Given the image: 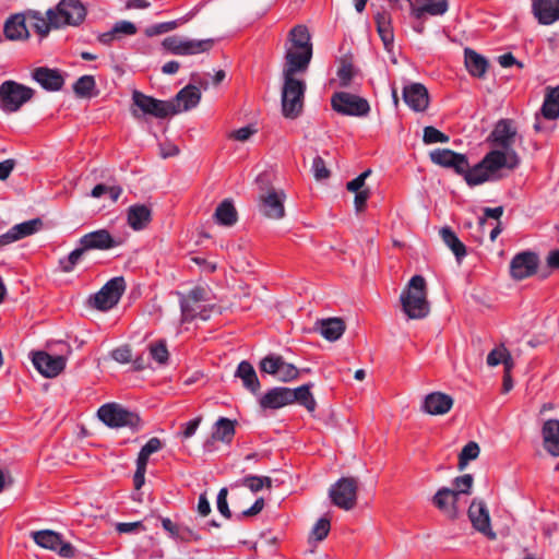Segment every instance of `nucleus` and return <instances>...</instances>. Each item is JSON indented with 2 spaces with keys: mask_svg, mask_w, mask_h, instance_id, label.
I'll use <instances>...</instances> for the list:
<instances>
[{
  "mask_svg": "<svg viewBox=\"0 0 559 559\" xmlns=\"http://www.w3.org/2000/svg\"><path fill=\"white\" fill-rule=\"evenodd\" d=\"M520 163V156L511 154L508 158L498 151H490L474 167H471L467 162V170L462 173L461 176L464 177L468 186H478L493 179L496 173L500 169L507 168L513 170L519 167Z\"/></svg>",
  "mask_w": 559,
  "mask_h": 559,
  "instance_id": "f257e3e1",
  "label": "nucleus"
},
{
  "mask_svg": "<svg viewBox=\"0 0 559 559\" xmlns=\"http://www.w3.org/2000/svg\"><path fill=\"white\" fill-rule=\"evenodd\" d=\"M288 43L284 68L307 71L312 58L311 36L307 26L299 24L293 27L288 34Z\"/></svg>",
  "mask_w": 559,
  "mask_h": 559,
  "instance_id": "f03ea898",
  "label": "nucleus"
},
{
  "mask_svg": "<svg viewBox=\"0 0 559 559\" xmlns=\"http://www.w3.org/2000/svg\"><path fill=\"white\" fill-rule=\"evenodd\" d=\"M304 72L301 70L283 68L282 114L287 119H296L302 112L306 83L297 79L296 74Z\"/></svg>",
  "mask_w": 559,
  "mask_h": 559,
  "instance_id": "7ed1b4c3",
  "label": "nucleus"
},
{
  "mask_svg": "<svg viewBox=\"0 0 559 559\" xmlns=\"http://www.w3.org/2000/svg\"><path fill=\"white\" fill-rule=\"evenodd\" d=\"M400 300L403 311L412 320L426 318L430 312L427 300L426 281L421 275H414L402 290Z\"/></svg>",
  "mask_w": 559,
  "mask_h": 559,
  "instance_id": "20e7f679",
  "label": "nucleus"
},
{
  "mask_svg": "<svg viewBox=\"0 0 559 559\" xmlns=\"http://www.w3.org/2000/svg\"><path fill=\"white\" fill-rule=\"evenodd\" d=\"M97 416L110 428L127 427L133 431H138L141 428L140 416L117 403L102 405L97 411Z\"/></svg>",
  "mask_w": 559,
  "mask_h": 559,
  "instance_id": "39448f33",
  "label": "nucleus"
},
{
  "mask_svg": "<svg viewBox=\"0 0 559 559\" xmlns=\"http://www.w3.org/2000/svg\"><path fill=\"white\" fill-rule=\"evenodd\" d=\"M35 91L12 80L0 84V109L4 112H15L33 98Z\"/></svg>",
  "mask_w": 559,
  "mask_h": 559,
  "instance_id": "423d86ee",
  "label": "nucleus"
},
{
  "mask_svg": "<svg viewBox=\"0 0 559 559\" xmlns=\"http://www.w3.org/2000/svg\"><path fill=\"white\" fill-rule=\"evenodd\" d=\"M359 481L356 477H342L329 489V497L334 506L345 511L357 504Z\"/></svg>",
  "mask_w": 559,
  "mask_h": 559,
  "instance_id": "0eeeda50",
  "label": "nucleus"
},
{
  "mask_svg": "<svg viewBox=\"0 0 559 559\" xmlns=\"http://www.w3.org/2000/svg\"><path fill=\"white\" fill-rule=\"evenodd\" d=\"M333 110L343 116L366 117L370 105L366 98L348 92H336L331 97Z\"/></svg>",
  "mask_w": 559,
  "mask_h": 559,
  "instance_id": "6e6552de",
  "label": "nucleus"
},
{
  "mask_svg": "<svg viewBox=\"0 0 559 559\" xmlns=\"http://www.w3.org/2000/svg\"><path fill=\"white\" fill-rule=\"evenodd\" d=\"M285 200L286 194L282 189H262L258 199L259 212L267 219H282L285 216Z\"/></svg>",
  "mask_w": 559,
  "mask_h": 559,
  "instance_id": "1a4fd4ad",
  "label": "nucleus"
},
{
  "mask_svg": "<svg viewBox=\"0 0 559 559\" xmlns=\"http://www.w3.org/2000/svg\"><path fill=\"white\" fill-rule=\"evenodd\" d=\"M516 134V129L512 126L510 119H500L496 123L488 140L497 147L495 151L500 152L509 158L511 154L519 156L513 148Z\"/></svg>",
  "mask_w": 559,
  "mask_h": 559,
  "instance_id": "9d476101",
  "label": "nucleus"
},
{
  "mask_svg": "<svg viewBox=\"0 0 559 559\" xmlns=\"http://www.w3.org/2000/svg\"><path fill=\"white\" fill-rule=\"evenodd\" d=\"M132 103L143 115H150L158 119L176 115L175 107L169 100L156 99L140 91H133Z\"/></svg>",
  "mask_w": 559,
  "mask_h": 559,
  "instance_id": "9b49d317",
  "label": "nucleus"
},
{
  "mask_svg": "<svg viewBox=\"0 0 559 559\" xmlns=\"http://www.w3.org/2000/svg\"><path fill=\"white\" fill-rule=\"evenodd\" d=\"M32 538L39 547L55 551L62 558H72L75 555L74 547L55 531H36L32 533Z\"/></svg>",
  "mask_w": 559,
  "mask_h": 559,
  "instance_id": "f8f14e48",
  "label": "nucleus"
},
{
  "mask_svg": "<svg viewBox=\"0 0 559 559\" xmlns=\"http://www.w3.org/2000/svg\"><path fill=\"white\" fill-rule=\"evenodd\" d=\"M126 290V282L121 276L109 280L94 296V307L108 310L116 306Z\"/></svg>",
  "mask_w": 559,
  "mask_h": 559,
  "instance_id": "ddd939ff",
  "label": "nucleus"
},
{
  "mask_svg": "<svg viewBox=\"0 0 559 559\" xmlns=\"http://www.w3.org/2000/svg\"><path fill=\"white\" fill-rule=\"evenodd\" d=\"M468 518L473 527L490 540L497 539V533L492 531L489 510L483 500L474 499L468 508Z\"/></svg>",
  "mask_w": 559,
  "mask_h": 559,
  "instance_id": "4468645a",
  "label": "nucleus"
},
{
  "mask_svg": "<svg viewBox=\"0 0 559 559\" xmlns=\"http://www.w3.org/2000/svg\"><path fill=\"white\" fill-rule=\"evenodd\" d=\"M27 22L40 38L49 35L51 29L60 28V21L53 9H48L45 13L37 10H26Z\"/></svg>",
  "mask_w": 559,
  "mask_h": 559,
  "instance_id": "2eb2a0df",
  "label": "nucleus"
},
{
  "mask_svg": "<svg viewBox=\"0 0 559 559\" xmlns=\"http://www.w3.org/2000/svg\"><path fill=\"white\" fill-rule=\"evenodd\" d=\"M53 10L60 21V28L66 25L78 26L86 16V9L81 0H61Z\"/></svg>",
  "mask_w": 559,
  "mask_h": 559,
  "instance_id": "dca6fc26",
  "label": "nucleus"
},
{
  "mask_svg": "<svg viewBox=\"0 0 559 559\" xmlns=\"http://www.w3.org/2000/svg\"><path fill=\"white\" fill-rule=\"evenodd\" d=\"M539 264L538 255L531 251L515 254L510 263L511 277L516 281L525 280L537 272Z\"/></svg>",
  "mask_w": 559,
  "mask_h": 559,
  "instance_id": "f3484780",
  "label": "nucleus"
},
{
  "mask_svg": "<svg viewBox=\"0 0 559 559\" xmlns=\"http://www.w3.org/2000/svg\"><path fill=\"white\" fill-rule=\"evenodd\" d=\"M430 160L443 168L453 169L457 175L467 170V157L449 148H436L429 153Z\"/></svg>",
  "mask_w": 559,
  "mask_h": 559,
  "instance_id": "a211bd4d",
  "label": "nucleus"
},
{
  "mask_svg": "<svg viewBox=\"0 0 559 559\" xmlns=\"http://www.w3.org/2000/svg\"><path fill=\"white\" fill-rule=\"evenodd\" d=\"M36 370L46 378H55L66 368V357L51 356L46 352H35L32 358Z\"/></svg>",
  "mask_w": 559,
  "mask_h": 559,
  "instance_id": "6ab92c4d",
  "label": "nucleus"
},
{
  "mask_svg": "<svg viewBox=\"0 0 559 559\" xmlns=\"http://www.w3.org/2000/svg\"><path fill=\"white\" fill-rule=\"evenodd\" d=\"M86 251L110 250L121 245V240L111 236L107 229H97L83 235L79 240Z\"/></svg>",
  "mask_w": 559,
  "mask_h": 559,
  "instance_id": "aec40b11",
  "label": "nucleus"
},
{
  "mask_svg": "<svg viewBox=\"0 0 559 559\" xmlns=\"http://www.w3.org/2000/svg\"><path fill=\"white\" fill-rule=\"evenodd\" d=\"M32 78L48 92H58L64 85V78L58 69L38 67L33 70Z\"/></svg>",
  "mask_w": 559,
  "mask_h": 559,
  "instance_id": "412c9836",
  "label": "nucleus"
},
{
  "mask_svg": "<svg viewBox=\"0 0 559 559\" xmlns=\"http://www.w3.org/2000/svg\"><path fill=\"white\" fill-rule=\"evenodd\" d=\"M26 11L9 16L3 25V34L9 40H26L29 38Z\"/></svg>",
  "mask_w": 559,
  "mask_h": 559,
  "instance_id": "4be33fe9",
  "label": "nucleus"
},
{
  "mask_svg": "<svg viewBox=\"0 0 559 559\" xmlns=\"http://www.w3.org/2000/svg\"><path fill=\"white\" fill-rule=\"evenodd\" d=\"M403 99L414 111H425L429 105L428 90L420 83H412L403 88Z\"/></svg>",
  "mask_w": 559,
  "mask_h": 559,
  "instance_id": "5701e85b",
  "label": "nucleus"
},
{
  "mask_svg": "<svg viewBox=\"0 0 559 559\" xmlns=\"http://www.w3.org/2000/svg\"><path fill=\"white\" fill-rule=\"evenodd\" d=\"M459 492L448 487L440 488L432 498V503L449 519H455L459 514L457 500Z\"/></svg>",
  "mask_w": 559,
  "mask_h": 559,
  "instance_id": "b1692460",
  "label": "nucleus"
},
{
  "mask_svg": "<svg viewBox=\"0 0 559 559\" xmlns=\"http://www.w3.org/2000/svg\"><path fill=\"white\" fill-rule=\"evenodd\" d=\"M532 9L543 25H550L559 20V0H533Z\"/></svg>",
  "mask_w": 559,
  "mask_h": 559,
  "instance_id": "393cba45",
  "label": "nucleus"
},
{
  "mask_svg": "<svg viewBox=\"0 0 559 559\" xmlns=\"http://www.w3.org/2000/svg\"><path fill=\"white\" fill-rule=\"evenodd\" d=\"M201 100V92L195 85H187L181 88L174 99L169 100L175 107L176 114L188 111L198 106Z\"/></svg>",
  "mask_w": 559,
  "mask_h": 559,
  "instance_id": "a878e982",
  "label": "nucleus"
},
{
  "mask_svg": "<svg viewBox=\"0 0 559 559\" xmlns=\"http://www.w3.org/2000/svg\"><path fill=\"white\" fill-rule=\"evenodd\" d=\"M263 409H278L292 404L290 388L275 386L269 390L259 401Z\"/></svg>",
  "mask_w": 559,
  "mask_h": 559,
  "instance_id": "bb28decb",
  "label": "nucleus"
},
{
  "mask_svg": "<svg viewBox=\"0 0 559 559\" xmlns=\"http://www.w3.org/2000/svg\"><path fill=\"white\" fill-rule=\"evenodd\" d=\"M453 399L442 392H432L428 394L423 404V409L430 415H444L453 406Z\"/></svg>",
  "mask_w": 559,
  "mask_h": 559,
  "instance_id": "cd10ccee",
  "label": "nucleus"
},
{
  "mask_svg": "<svg viewBox=\"0 0 559 559\" xmlns=\"http://www.w3.org/2000/svg\"><path fill=\"white\" fill-rule=\"evenodd\" d=\"M346 324L343 319L334 317L321 319L316 322L314 331L330 342L337 341L345 332Z\"/></svg>",
  "mask_w": 559,
  "mask_h": 559,
  "instance_id": "c85d7f7f",
  "label": "nucleus"
},
{
  "mask_svg": "<svg viewBox=\"0 0 559 559\" xmlns=\"http://www.w3.org/2000/svg\"><path fill=\"white\" fill-rule=\"evenodd\" d=\"M448 10V0H421L420 5L411 2V14L417 20H423L426 14L431 16L443 15Z\"/></svg>",
  "mask_w": 559,
  "mask_h": 559,
  "instance_id": "c756f323",
  "label": "nucleus"
},
{
  "mask_svg": "<svg viewBox=\"0 0 559 559\" xmlns=\"http://www.w3.org/2000/svg\"><path fill=\"white\" fill-rule=\"evenodd\" d=\"M235 377L239 378L242 382V386L253 395L260 392V380L253 366L249 361L242 360L239 362L235 371Z\"/></svg>",
  "mask_w": 559,
  "mask_h": 559,
  "instance_id": "7c9ffc66",
  "label": "nucleus"
},
{
  "mask_svg": "<svg viewBox=\"0 0 559 559\" xmlns=\"http://www.w3.org/2000/svg\"><path fill=\"white\" fill-rule=\"evenodd\" d=\"M235 424V420L221 417L215 423L212 437L205 441L204 448L210 450L215 440L222 441L224 443H230L236 432Z\"/></svg>",
  "mask_w": 559,
  "mask_h": 559,
  "instance_id": "2f4dec72",
  "label": "nucleus"
},
{
  "mask_svg": "<svg viewBox=\"0 0 559 559\" xmlns=\"http://www.w3.org/2000/svg\"><path fill=\"white\" fill-rule=\"evenodd\" d=\"M545 450L552 456H559V420L548 419L542 428Z\"/></svg>",
  "mask_w": 559,
  "mask_h": 559,
  "instance_id": "473e14b6",
  "label": "nucleus"
},
{
  "mask_svg": "<svg viewBox=\"0 0 559 559\" xmlns=\"http://www.w3.org/2000/svg\"><path fill=\"white\" fill-rule=\"evenodd\" d=\"M210 292L204 287H194L187 295L181 296L180 299V309L182 322H189L192 320V308H190L191 304H201L207 301Z\"/></svg>",
  "mask_w": 559,
  "mask_h": 559,
  "instance_id": "72a5a7b5",
  "label": "nucleus"
},
{
  "mask_svg": "<svg viewBox=\"0 0 559 559\" xmlns=\"http://www.w3.org/2000/svg\"><path fill=\"white\" fill-rule=\"evenodd\" d=\"M464 63L468 73L477 79L485 78L489 67L488 60L472 48L464 49Z\"/></svg>",
  "mask_w": 559,
  "mask_h": 559,
  "instance_id": "f704fd0d",
  "label": "nucleus"
},
{
  "mask_svg": "<svg viewBox=\"0 0 559 559\" xmlns=\"http://www.w3.org/2000/svg\"><path fill=\"white\" fill-rule=\"evenodd\" d=\"M127 218L133 230H142L151 222L152 211L145 204H134L128 209Z\"/></svg>",
  "mask_w": 559,
  "mask_h": 559,
  "instance_id": "c9c22d12",
  "label": "nucleus"
},
{
  "mask_svg": "<svg viewBox=\"0 0 559 559\" xmlns=\"http://www.w3.org/2000/svg\"><path fill=\"white\" fill-rule=\"evenodd\" d=\"M374 22L377 32L384 46L388 48L394 40L391 14L386 10H381L376 13Z\"/></svg>",
  "mask_w": 559,
  "mask_h": 559,
  "instance_id": "e433bc0d",
  "label": "nucleus"
},
{
  "mask_svg": "<svg viewBox=\"0 0 559 559\" xmlns=\"http://www.w3.org/2000/svg\"><path fill=\"white\" fill-rule=\"evenodd\" d=\"M439 235L443 243L453 252L456 260L460 262L466 255V247L459 239L455 233L449 226L440 229Z\"/></svg>",
  "mask_w": 559,
  "mask_h": 559,
  "instance_id": "4c0bfd02",
  "label": "nucleus"
},
{
  "mask_svg": "<svg viewBox=\"0 0 559 559\" xmlns=\"http://www.w3.org/2000/svg\"><path fill=\"white\" fill-rule=\"evenodd\" d=\"M312 388L311 383L302 384L296 389H290V400L293 403H298L306 407V409L310 413L314 412L317 407V402L310 392Z\"/></svg>",
  "mask_w": 559,
  "mask_h": 559,
  "instance_id": "58836bf2",
  "label": "nucleus"
},
{
  "mask_svg": "<svg viewBox=\"0 0 559 559\" xmlns=\"http://www.w3.org/2000/svg\"><path fill=\"white\" fill-rule=\"evenodd\" d=\"M214 218L217 224L223 226L235 225L238 221V213L233 202L228 199L221 202L214 212Z\"/></svg>",
  "mask_w": 559,
  "mask_h": 559,
  "instance_id": "ea45409f",
  "label": "nucleus"
},
{
  "mask_svg": "<svg viewBox=\"0 0 559 559\" xmlns=\"http://www.w3.org/2000/svg\"><path fill=\"white\" fill-rule=\"evenodd\" d=\"M214 45L213 39H182L179 40V51L178 56H188L195 55L200 52L209 51Z\"/></svg>",
  "mask_w": 559,
  "mask_h": 559,
  "instance_id": "a19ab883",
  "label": "nucleus"
},
{
  "mask_svg": "<svg viewBox=\"0 0 559 559\" xmlns=\"http://www.w3.org/2000/svg\"><path fill=\"white\" fill-rule=\"evenodd\" d=\"M542 114L548 120H555L559 117V97L557 96V90H551L550 86L546 88Z\"/></svg>",
  "mask_w": 559,
  "mask_h": 559,
  "instance_id": "79ce46f5",
  "label": "nucleus"
},
{
  "mask_svg": "<svg viewBox=\"0 0 559 559\" xmlns=\"http://www.w3.org/2000/svg\"><path fill=\"white\" fill-rule=\"evenodd\" d=\"M43 227V221L40 218H33L21 224H16L12 227L19 240L32 236L39 231Z\"/></svg>",
  "mask_w": 559,
  "mask_h": 559,
  "instance_id": "37998d69",
  "label": "nucleus"
},
{
  "mask_svg": "<svg viewBox=\"0 0 559 559\" xmlns=\"http://www.w3.org/2000/svg\"><path fill=\"white\" fill-rule=\"evenodd\" d=\"M283 361L282 356L270 354L260 360L259 369L262 373L277 377Z\"/></svg>",
  "mask_w": 559,
  "mask_h": 559,
  "instance_id": "c03bdc74",
  "label": "nucleus"
},
{
  "mask_svg": "<svg viewBox=\"0 0 559 559\" xmlns=\"http://www.w3.org/2000/svg\"><path fill=\"white\" fill-rule=\"evenodd\" d=\"M96 82L93 75H83L73 84V92L78 97H91L92 91L95 88Z\"/></svg>",
  "mask_w": 559,
  "mask_h": 559,
  "instance_id": "a18cd8bd",
  "label": "nucleus"
},
{
  "mask_svg": "<svg viewBox=\"0 0 559 559\" xmlns=\"http://www.w3.org/2000/svg\"><path fill=\"white\" fill-rule=\"evenodd\" d=\"M86 250L83 246L74 249L69 253V255L61 258L59 260L60 270L63 273H70L74 270L75 265L80 262L82 257L85 254Z\"/></svg>",
  "mask_w": 559,
  "mask_h": 559,
  "instance_id": "49530a36",
  "label": "nucleus"
},
{
  "mask_svg": "<svg viewBox=\"0 0 559 559\" xmlns=\"http://www.w3.org/2000/svg\"><path fill=\"white\" fill-rule=\"evenodd\" d=\"M480 449L477 442L469 441L459 454V469L463 471L469 461L476 460L479 455Z\"/></svg>",
  "mask_w": 559,
  "mask_h": 559,
  "instance_id": "de8ad7c7",
  "label": "nucleus"
},
{
  "mask_svg": "<svg viewBox=\"0 0 559 559\" xmlns=\"http://www.w3.org/2000/svg\"><path fill=\"white\" fill-rule=\"evenodd\" d=\"M330 530V520L326 518L319 519L310 532L309 543L322 542L328 536Z\"/></svg>",
  "mask_w": 559,
  "mask_h": 559,
  "instance_id": "09e8293b",
  "label": "nucleus"
},
{
  "mask_svg": "<svg viewBox=\"0 0 559 559\" xmlns=\"http://www.w3.org/2000/svg\"><path fill=\"white\" fill-rule=\"evenodd\" d=\"M188 20L182 17L175 21L164 22L156 25H152L145 29V35L148 37H153L156 35H160L170 31L176 29L179 25L186 23Z\"/></svg>",
  "mask_w": 559,
  "mask_h": 559,
  "instance_id": "8fccbe9b",
  "label": "nucleus"
},
{
  "mask_svg": "<svg viewBox=\"0 0 559 559\" xmlns=\"http://www.w3.org/2000/svg\"><path fill=\"white\" fill-rule=\"evenodd\" d=\"M423 141L425 144L448 143L450 138L437 128L428 126L424 128Z\"/></svg>",
  "mask_w": 559,
  "mask_h": 559,
  "instance_id": "3c124183",
  "label": "nucleus"
},
{
  "mask_svg": "<svg viewBox=\"0 0 559 559\" xmlns=\"http://www.w3.org/2000/svg\"><path fill=\"white\" fill-rule=\"evenodd\" d=\"M299 377V370L293 364L283 361L276 379L281 382H290Z\"/></svg>",
  "mask_w": 559,
  "mask_h": 559,
  "instance_id": "603ef678",
  "label": "nucleus"
},
{
  "mask_svg": "<svg viewBox=\"0 0 559 559\" xmlns=\"http://www.w3.org/2000/svg\"><path fill=\"white\" fill-rule=\"evenodd\" d=\"M150 354L158 364H165L169 356L165 341H159L156 344L150 345Z\"/></svg>",
  "mask_w": 559,
  "mask_h": 559,
  "instance_id": "864d4df0",
  "label": "nucleus"
},
{
  "mask_svg": "<svg viewBox=\"0 0 559 559\" xmlns=\"http://www.w3.org/2000/svg\"><path fill=\"white\" fill-rule=\"evenodd\" d=\"M118 39L124 36H132L136 34V26L130 21H119L111 28Z\"/></svg>",
  "mask_w": 559,
  "mask_h": 559,
  "instance_id": "5fc2aeb1",
  "label": "nucleus"
},
{
  "mask_svg": "<svg viewBox=\"0 0 559 559\" xmlns=\"http://www.w3.org/2000/svg\"><path fill=\"white\" fill-rule=\"evenodd\" d=\"M474 478L471 474H465L463 476H459L454 479L455 492H459V496L462 493L468 495L471 492V488L473 486Z\"/></svg>",
  "mask_w": 559,
  "mask_h": 559,
  "instance_id": "6e6d98bb",
  "label": "nucleus"
},
{
  "mask_svg": "<svg viewBox=\"0 0 559 559\" xmlns=\"http://www.w3.org/2000/svg\"><path fill=\"white\" fill-rule=\"evenodd\" d=\"M312 173L317 180H323L330 177V170L328 169L326 164L321 156L313 158Z\"/></svg>",
  "mask_w": 559,
  "mask_h": 559,
  "instance_id": "4d7b16f0",
  "label": "nucleus"
},
{
  "mask_svg": "<svg viewBox=\"0 0 559 559\" xmlns=\"http://www.w3.org/2000/svg\"><path fill=\"white\" fill-rule=\"evenodd\" d=\"M228 490L227 488H221L217 495V510L226 519L231 518V512L227 502Z\"/></svg>",
  "mask_w": 559,
  "mask_h": 559,
  "instance_id": "13d9d810",
  "label": "nucleus"
},
{
  "mask_svg": "<svg viewBox=\"0 0 559 559\" xmlns=\"http://www.w3.org/2000/svg\"><path fill=\"white\" fill-rule=\"evenodd\" d=\"M111 357L119 364H127L132 360V350L130 346L123 345L114 349L111 352Z\"/></svg>",
  "mask_w": 559,
  "mask_h": 559,
  "instance_id": "bf43d9fd",
  "label": "nucleus"
},
{
  "mask_svg": "<svg viewBox=\"0 0 559 559\" xmlns=\"http://www.w3.org/2000/svg\"><path fill=\"white\" fill-rule=\"evenodd\" d=\"M371 175V169H367L355 179L347 182L346 188L350 192L365 190V181Z\"/></svg>",
  "mask_w": 559,
  "mask_h": 559,
  "instance_id": "052dcab7",
  "label": "nucleus"
},
{
  "mask_svg": "<svg viewBox=\"0 0 559 559\" xmlns=\"http://www.w3.org/2000/svg\"><path fill=\"white\" fill-rule=\"evenodd\" d=\"M202 538V536L192 530L191 527L181 524L179 528V533L177 536V539L183 542V543H190V542H198Z\"/></svg>",
  "mask_w": 559,
  "mask_h": 559,
  "instance_id": "680f3d73",
  "label": "nucleus"
},
{
  "mask_svg": "<svg viewBox=\"0 0 559 559\" xmlns=\"http://www.w3.org/2000/svg\"><path fill=\"white\" fill-rule=\"evenodd\" d=\"M354 72H353V66L348 62H342V66L340 67L337 71V76L340 79L341 85L343 87H346L349 85L352 79H353Z\"/></svg>",
  "mask_w": 559,
  "mask_h": 559,
  "instance_id": "e2e57ef3",
  "label": "nucleus"
},
{
  "mask_svg": "<svg viewBox=\"0 0 559 559\" xmlns=\"http://www.w3.org/2000/svg\"><path fill=\"white\" fill-rule=\"evenodd\" d=\"M257 132V129L253 128L252 126H246V127H242L236 131H234L231 134H230V138L237 140V141H240V142H245L247 141L251 135H253L254 133Z\"/></svg>",
  "mask_w": 559,
  "mask_h": 559,
  "instance_id": "0e129e2a",
  "label": "nucleus"
},
{
  "mask_svg": "<svg viewBox=\"0 0 559 559\" xmlns=\"http://www.w3.org/2000/svg\"><path fill=\"white\" fill-rule=\"evenodd\" d=\"M369 197H370V190L368 188L365 190L355 192L354 205H355V210L357 212H361L365 209Z\"/></svg>",
  "mask_w": 559,
  "mask_h": 559,
  "instance_id": "69168bd1",
  "label": "nucleus"
},
{
  "mask_svg": "<svg viewBox=\"0 0 559 559\" xmlns=\"http://www.w3.org/2000/svg\"><path fill=\"white\" fill-rule=\"evenodd\" d=\"M264 504H265L264 499L258 498L255 500V502L249 509L242 511L241 514H239L237 518L242 519V518L254 516L263 510Z\"/></svg>",
  "mask_w": 559,
  "mask_h": 559,
  "instance_id": "338daca9",
  "label": "nucleus"
},
{
  "mask_svg": "<svg viewBox=\"0 0 559 559\" xmlns=\"http://www.w3.org/2000/svg\"><path fill=\"white\" fill-rule=\"evenodd\" d=\"M261 476L248 475L242 479V485L248 487L252 492H258L262 489Z\"/></svg>",
  "mask_w": 559,
  "mask_h": 559,
  "instance_id": "774afa93",
  "label": "nucleus"
}]
</instances>
